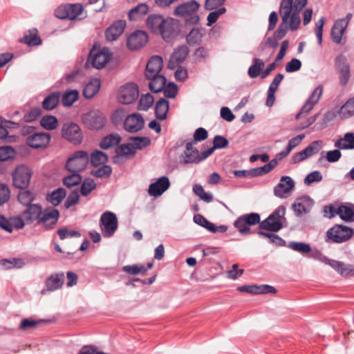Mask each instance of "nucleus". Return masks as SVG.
<instances>
[{
  "label": "nucleus",
  "mask_w": 354,
  "mask_h": 354,
  "mask_svg": "<svg viewBox=\"0 0 354 354\" xmlns=\"http://www.w3.org/2000/svg\"><path fill=\"white\" fill-rule=\"evenodd\" d=\"M200 4L195 0H191L179 4L174 10L175 16L185 19L186 24L195 25L199 21L198 10Z\"/></svg>",
  "instance_id": "nucleus-1"
},
{
  "label": "nucleus",
  "mask_w": 354,
  "mask_h": 354,
  "mask_svg": "<svg viewBox=\"0 0 354 354\" xmlns=\"http://www.w3.org/2000/svg\"><path fill=\"white\" fill-rule=\"evenodd\" d=\"M354 236V228L343 224H335L326 232V242L343 243Z\"/></svg>",
  "instance_id": "nucleus-2"
},
{
  "label": "nucleus",
  "mask_w": 354,
  "mask_h": 354,
  "mask_svg": "<svg viewBox=\"0 0 354 354\" xmlns=\"http://www.w3.org/2000/svg\"><path fill=\"white\" fill-rule=\"evenodd\" d=\"M259 223L261 230H266V220L261 221L260 215L258 213H250L239 216L234 222V227L242 234L250 232V226Z\"/></svg>",
  "instance_id": "nucleus-3"
},
{
  "label": "nucleus",
  "mask_w": 354,
  "mask_h": 354,
  "mask_svg": "<svg viewBox=\"0 0 354 354\" xmlns=\"http://www.w3.org/2000/svg\"><path fill=\"white\" fill-rule=\"evenodd\" d=\"M89 161L88 153L84 151H77L69 158L66 168L71 172L79 173L84 170Z\"/></svg>",
  "instance_id": "nucleus-4"
},
{
  "label": "nucleus",
  "mask_w": 354,
  "mask_h": 354,
  "mask_svg": "<svg viewBox=\"0 0 354 354\" xmlns=\"http://www.w3.org/2000/svg\"><path fill=\"white\" fill-rule=\"evenodd\" d=\"M83 6L80 3L63 4L55 10V16L61 19L74 20L82 14Z\"/></svg>",
  "instance_id": "nucleus-5"
},
{
  "label": "nucleus",
  "mask_w": 354,
  "mask_h": 354,
  "mask_svg": "<svg viewBox=\"0 0 354 354\" xmlns=\"http://www.w3.org/2000/svg\"><path fill=\"white\" fill-rule=\"evenodd\" d=\"M100 228L104 237L111 236L118 229V218L111 212L103 213L100 221Z\"/></svg>",
  "instance_id": "nucleus-6"
},
{
  "label": "nucleus",
  "mask_w": 354,
  "mask_h": 354,
  "mask_svg": "<svg viewBox=\"0 0 354 354\" xmlns=\"http://www.w3.org/2000/svg\"><path fill=\"white\" fill-rule=\"evenodd\" d=\"M32 171L30 168L24 165L16 167L12 173V180L15 187L19 189H25L30 183Z\"/></svg>",
  "instance_id": "nucleus-7"
},
{
  "label": "nucleus",
  "mask_w": 354,
  "mask_h": 354,
  "mask_svg": "<svg viewBox=\"0 0 354 354\" xmlns=\"http://www.w3.org/2000/svg\"><path fill=\"white\" fill-rule=\"evenodd\" d=\"M63 138L68 142L79 145L83 140V133L78 124L73 122L65 123L62 129Z\"/></svg>",
  "instance_id": "nucleus-8"
},
{
  "label": "nucleus",
  "mask_w": 354,
  "mask_h": 354,
  "mask_svg": "<svg viewBox=\"0 0 354 354\" xmlns=\"http://www.w3.org/2000/svg\"><path fill=\"white\" fill-rule=\"evenodd\" d=\"M139 95L138 88L136 84L128 83L121 86L118 91V101L124 104H129L135 102Z\"/></svg>",
  "instance_id": "nucleus-9"
},
{
  "label": "nucleus",
  "mask_w": 354,
  "mask_h": 354,
  "mask_svg": "<svg viewBox=\"0 0 354 354\" xmlns=\"http://www.w3.org/2000/svg\"><path fill=\"white\" fill-rule=\"evenodd\" d=\"M59 212L56 209L46 208L42 211L37 225H41L45 230L53 229L57 224Z\"/></svg>",
  "instance_id": "nucleus-10"
},
{
  "label": "nucleus",
  "mask_w": 354,
  "mask_h": 354,
  "mask_svg": "<svg viewBox=\"0 0 354 354\" xmlns=\"http://www.w3.org/2000/svg\"><path fill=\"white\" fill-rule=\"evenodd\" d=\"M286 207L279 206L274 212L267 217V231L278 232L282 227V219H284Z\"/></svg>",
  "instance_id": "nucleus-11"
},
{
  "label": "nucleus",
  "mask_w": 354,
  "mask_h": 354,
  "mask_svg": "<svg viewBox=\"0 0 354 354\" xmlns=\"http://www.w3.org/2000/svg\"><path fill=\"white\" fill-rule=\"evenodd\" d=\"M295 186V183L290 176H282L274 188V195L281 198H286L290 195Z\"/></svg>",
  "instance_id": "nucleus-12"
},
{
  "label": "nucleus",
  "mask_w": 354,
  "mask_h": 354,
  "mask_svg": "<svg viewBox=\"0 0 354 354\" xmlns=\"http://www.w3.org/2000/svg\"><path fill=\"white\" fill-rule=\"evenodd\" d=\"M84 124L91 129H100L106 123V118L98 111H92L83 117Z\"/></svg>",
  "instance_id": "nucleus-13"
},
{
  "label": "nucleus",
  "mask_w": 354,
  "mask_h": 354,
  "mask_svg": "<svg viewBox=\"0 0 354 354\" xmlns=\"http://www.w3.org/2000/svg\"><path fill=\"white\" fill-rule=\"evenodd\" d=\"M145 125L142 116L139 113L128 115L124 120V129L129 133H137L142 130Z\"/></svg>",
  "instance_id": "nucleus-14"
},
{
  "label": "nucleus",
  "mask_w": 354,
  "mask_h": 354,
  "mask_svg": "<svg viewBox=\"0 0 354 354\" xmlns=\"http://www.w3.org/2000/svg\"><path fill=\"white\" fill-rule=\"evenodd\" d=\"M177 21L168 17L165 19L158 33L165 41L170 42L177 35Z\"/></svg>",
  "instance_id": "nucleus-15"
},
{
  "label": "nucleus",
  "mask_w": 354,
  "mask_h": 354,
  "mask_svg": "<svg viewBox=\"0 0 354 354\" xmlns=\"http://www.w3.org/2000/svg\"><path fill=\"white\" fill-rule=\"evenodd\" d=\"M322 93L323 88L322 86H319L315 88L306 103L301 107L300 111L296 115V119H299L303 115H307L319 102L321 96L322 95Z\"/></svg>",
  "instance_id": "nucleus-16"
},
{
  "label": "nucleus",
  "mask_w": 354,
  "mask_h": 354,
  "mask_svg": "<svg viewBox=\"0 0 354 354\" xmlns=\"http://www.w3.org/2000/svg\"><path fill=\"white\" fill-rule=\"evenodd\" d=\"M111 55L109 49L105 48L99 51L92 50L90 53L88 60L91 62L93 67L101 68L110 60Z\"/></svg>",
  "instance_id": "nucleus-17"
},
{
  "label": "nucleus",
  "mask_w": 354,
  "mask_h": 354,
  "mask_svg": "<svg viewBox=\"0 0 354 354\" xmlns=\"http://www.w3.org/2000/svg\"><path fill=\"white\" fill-rule=\"evenodd\" d=\"M193 142H189L186 144L185 150L183 153L184 162L185 163H199L202 160L206 159L207 157H205V151L201 153L197 149L194 148Z\"/></svg>",
  "instance_id": "nucleus-18"
},
{
  "label": "nucleus",
  "mask_w": 354,
  "mask_h": 354,
  "mask_svg": "<svg viewBox=\"0 0 354 354\" xmlns=\"http://www.w3.org/2000/svg\"><path fill=\"white\" fill-rule=\"evenodd\" d=\"M50 135L48 133H35L28 136L26 142L29 147L34 149L46 147L50 142Z\"/></svg>",
  "instance_id": "nucleus-19"
},
{
  "label": "nucleus",
  "mask_w": 354,
  "mask_h": 354,
  "mask_svg": "<svg viewBox=\"0 0 354 354\" xmlns=\"http://www.w3.org/2000/svg\"><path fill=\"white\" fill-rule=\"evenodd\" d=\"M65 276L64 272L54 273L49 276L45 282L46 289L41 290V294L44 295L48 291H55L59 289L64 284Z\"/></svg>",
  "instance_id": "nucleus-20"
},
{
  "label": "nucleus",
  "mask_w": 354,
  "mask_h": 354,
  "mask_svg": "<svg viewBox=\"0 0 354 354\" xmlns=\"http://www.w3.org/2000/svg\"><path fill=\"white\" fill-rule=\"evenodd\" d=\"M189 54V48L186 45L179 46L172 53L168 62V68L174 69L182 64Z\"/></svg>",
  "instance_id": "nucleus-21"
},
{
  "label": "nucleus",
  "mask_w": 354,
  "mask_h": 354,
  "mask_svg": "<svg viewBox=\"0 0 354 354\" xmlns=\"http://www.w3.org/2000/svg\"><path fill=\"white\" fill-rule=\"evenodd\" d=\"M148 41V35L142 30H137L132 33L127 39L129 49L137 50L143 47Z\"/></svg>",
  "instance_id": "nucleus-22"
},
{
  "label": "nucleus",
  "mask_w": 354,
  "mask_h": 354,
  "mask_svg": "<svg viewBox=\"0 0 354 354\" xmlns=\"http://www.w3.org/2000/svg\"><path fill=\"white\" fill-rule=\"evenodd\" d=\"M307 0H295L292 1V10L290 14V25L292 26V31H295L298 29L301 19L299 17V12L306 6Z\"/></svg>",
  "instance_id": "nucleus-23"
},
{
  "label": "nucleus",
  "mask_w": 354,
  "mask_h": 354,
  "mask_svg": "<svg viewBox=\"0 0 354 354\" xmlns=\"http://www.w3.org/2000/svg\"><path fill=\"white\" fill-rule=\"evenodd\" d=\"M170 186L169 180L167 176H162L155 183H151L149 187V194L151 196L162 195Z\"/></svg>",
  "instance_id": "nucleus-24"
},
{
  "label": "nucleus",
  "mask_w": 354,
  "mask_h": 354,
  "mask_svg": "<svg viewBox=\"0 0 354 354\" xmlns=\"http://www.w3.org/2000/svg\"><path fill=\"white\" fill-rule=\"evenodd\" d=\"M42 211L40 205L32 204L26 207V209L22 212V216L28 224L32 223L35 221L37 223Z\"/></svg>",
  "instance_id": "nucleus-25"
},
{
  "label": "nucleus",
  "mask_w": 354,
  "mask_h": 354,
  "mask_svg": "<svg viewBox=\"0 0 354 354\" xmlns=\"http://www.w3.org/2000/svg\"><path fill=\"white\" fill-rule=\"evenodd\" d=\"M25 223L24 218L19 216L12 217L7 220L0 215V227L9 232H12L13 229L23 228Z\"/></svg>",
  "instance_id": "nucleus-26"
},
{
  "label": "nucleus",
  "mask_w": 354,
  "mask_h": 354,
  "mask_svg": "<svg viewBox=\"0 0 354 354\" xmlns=\"http://www.w3.org/2000/svg\"><path fill=\"white\" fill-rule=\"evenodd\" d=\"M162 68V59L158 55H154L149 60L145 71L147 78H151L156 75H159Z\"/></svg>",
  "instance_id": "nucleus-27"
},
{
  "label": "nucleus",
  "mask_w": 354,
  "mask_h": 354,
  "mask_svg": "<svg viewBox=\"0 0 354 354\" xmlns=\"http://www.w3.org/2000/svg\"><path fill=\"white\" fill-rule=\"evenodd\" d=\"M126 26L124 20H118L110 26L106 30L105 35L108 41H112L116 40L123 32Z\"/></svg>",
  "instance_id": "nucleus-28"
},
{
  "label": "nucleus",
  "mask_w": 354,
  "mask_h": 354,
  "mask_svg": "<svg viewBox=\"0 0 354 354\" xmlns=\"http://www.w3.org/2000/svg\"><path fill=\"white\" fill-rule=\"evenodd\" d=\"M346 29V22L344 20H336L331 29L330 37L332 41L337 44L342 42L343 35Z\"/></svg>",
  "instance_id": "nucleus-29"
},
{
  "label": "nucleus",
  "mask_w": 354,
  "mask_h": 354,
  "mask_svg": "<svg viewBox=\"0 0 354 354\" xmlns=\"http://www.w3.org/2000/svg\"><path fill=\"white\" fill-rule=\"evenodd\" d=\"M337 216L345 222H354V205L350 203L337 205Z\"/></svg>",
  "instance_id": "nucleus-30"
},
{
  "label": "nucleus",
  "mask_w": 354,
  "mask_h": 354,
  "mask_svg": "<svg viewBox=\"0 0 354 354\" xmlns=\"http://www.w3.org/2000/svg\"><path fill=\"white\" fill-rule=\"evenodd\" d=\"M101 83L99 79L94 78L91 80L83 89V95L86 98H92L99 91Z\"/></svg>",
  "instance_id": "nucleus-31"
},
{
  "label": "nucleus",
  "mask_w": 354,
  "mask_h": 354,
  "mask_svg": "<svg viewBox=\"0 0 354 354\" xmlns=\"http://www.w3.org/2000/svg\"><path fill=\"white\" fill-rule=\"evenodd\" d=\"M147 79L150 80L149 88L154 93L162 91L166 85L167 80L165 77L160 74L156 75L154 77H151V78Z\"/></svg>",
  "instance_id": "nucleus-32"
},
{
  "label": "nucleus",
  "mask_w": 354,
  "mask_h": 354,
  "mask_svg": "<svg viewBox=\"0 0 354 354\" xmlns=\"http://www.w3.org/2000/svg\"><path fill=\"white\" fill-rule=\"evenodd\" d=\"M335 147L339 149H354V133H346L344 138L338 139Z\"/></svg>",
  "instance_id": "nucleus-33"
},
{
  "label": "nucleus",
  "mask_w": 354,
  "mask_h": 354,
  "mask_svg": "<svg viewBox=\"0 0 354 354\" xmlns=\"http://www.w3.org/2000/svg\"><path fill=\"white\" fill-rule=\"evenodd\" d=\"M165 18L160 15H151L147 20V27L153 32H158L165 21Z\"/></svg>",
  "instance_id": "nucleus-34"
},
{
  "label": "nucleus",
  "mask_w": 354,
  "mask_h": 354,
  "mask_svg": "<svg viewBox=\"0 0 354 354\" xmlns=\"http://www.w3.org/2000/svg\"><path fill=\"white\" fill-rule=\"evenodd\" d=\"M169 110V102L163 98L160 99L155 106V113L156 118L160 120H163L167 118Z\"/></svg>",
  "instance_id": "nucleus-35"
},
{
  "label": "nucleus",
  "mask_w": 354,
  "mask_h": 354,
  "mask_svg": "<svg viewBox=\"0 0 354 354\" xmlns=\"http://www.w3.org/2000/svg\"><path fill=\"white\" fill-rule=\"evenodd\" d=\"M333 269L342 277L354 275V266L344 263L342 261L336 260Z\"/></svg>",
  "instance_id": "nucleus-36"
},
{
  "label": "nucleus",
  "mask_w": 354,
  "mask_h": 354,
  "mask_svg": "<svg viewBox=\"0 0 354 354\" xmlns=\"http://www.w3.org/2000/svg\"><path fill=\"white\" fill-rule=\"evenodd\" d=\"M229 142L227 138L217 135L214 138L213 147L205 150V157H209L216 149H223L227 147Z\"/></svg>",
  "instance_id": "nucleus-37"
},
{
  "label": "nucleus",
  "mask_w": 354,
  "mask_h": 354,
  "mask_svg": "<svg viewBox=\"0 0 354 354\" xmlns=\"http://www.w3.org/2000/svg\"><path fill=\"white\" fill-rule=\"evenodd\" d=\"M25 266L24 259L21 258L3 259L0 260V268L8 270L21 268Z\"/></svg>",
  "instance_id": "nucleus-38"
},
{
  "label": "nucleus",
  "mask_w": 354,
  "mask_h": 354,
  "mask_svg": "<svg viewBox=\"0 0 354 354\" xmlns=\"http://www.w3.org/2000/svg\"><path fill=\"white\" fill-rule=\"evenodd\" d=\"M66 192L64 188H58L48 194L46 200L54 206L58 205L66 197Z\"/></svg>",
  "instance_id": "nucleus-39"
},
{
  "label": "nucleus",
  "mask_w": 354,
  "mask_h": 354,
  "mask_svg": "<svg viewBox=\"0 0 354 354\" xmlns=\"http://www.w3.org/2000/svg\"><path fill=\"white\" fill-rule=\"evenodd\" d=\"M60 97L59 92H54L48 95L43 101L42 106L46 110H53L59 103Z\"/></svg>",
  "instance_id": "nucleus-40"
},
{
  "label": "nucleus",
  "mask_w": 354,
  "mask_h": 354,
  "mask_svg": "<svg viewBox=\"0 0 354 354\" xmlns=\"http://www.w3.org/2000/svg\"><path fill=\"white\" fill-rule=\"evenodd\" d=\"M20 41L28 44V46H36L41 44V41L40 37L37 35L36 29H32L28 31V33L25 35Z\"/></svg>",
  "instance_id": "nucleus-41"
},
{
  "label": "nucleus",
  "mask_w": 354,
  "mask_h": 354,
  "mask_svg": "<svg viewBox=\"0 0 354 354\" xmlns=\"http://www.w3.org/2000/svg\"><path fill=\"white\" fill-rule=\"evenodd\" d=\"M115 153L117 158L120 156L130 158L135 156L136 150L131 143L122 144L116 149Z\"/></svg>",
  "instance_id": "nucleus-42"
},
{
  "label": "nucleus",
  "mask_w": 354,
  "mask_h": 354,
  "mask_svg": "<svg viewBox=\"0 0 354 354\" xmlns=\"http://www.w3.org/2000/svg\"><path fill=\"white\" fill-rule=\"evenodd\" d=\"M120 141L121 137L118 134H110L102 140L100 146L104 149H107L118 145Z\"/></svg>",
  "instance_id": "nucleus-43"
},
{
  "label": "nucleus",
  "mask_w": 354,
  "mask_h": 354,
  "mask_svg": "<svg viewBox=\"0 0 354 354\" xmlns=\"http://www.w3.org/2000/svg\"><path fill=\"white\" fill-rule=\"evenodd\" d=\"M300 200L301 201V202L295 203L292 205V208L297 216H301L308 212L304 203H309L310 205L313 203V201L308 196H304L301 198Z\"/></svg>",
  "instance_id": "nucleus-44"
},
{
  "label": "nucleus",
  "mask_w": 354,
  "mask_h": 354,
  "mask_svg": "<svg viewBox=\"0 0 354 354\" xmlns=\"http://www.w3.org/2000/svg\"><path fill=\"white\" fill-rule=\"evenodd\" d=\"M194 221L196 224L206 228L211 232H216L218 231V228L215 225L210 221H209L206 218H205L201 214H196L194 216Z\"/></svg>",
  "instance_id": "nucleus-45"
},
{
  "label": "nucleus",
  "mask_w": 354,
  "mask_h": 354,
  "mask_svg": "<svg viewBox=\"0 0 354 354\" xmlns=\"http://www.w3.org/2000/svg\"><path fill=\"white\" fill-rule=\"evenodd\" d=\"M149 11V6L146 3H140L132 8L129 12V17L131 20H134L142 15H146Z\"/></svg>",
  "instance_id": "nucleus-46"
},
{
  "label": "nucleus",
  "mask_w": 354,
  "mask_h": 354,
  "mask_svg": "<svg viewBox=\"0 0 354 354\" xmlns=\"http://www.w3.org/2000/svg\"><path fill=\"white\" fill-rule=\"evenodd\" d=\"M203 35L200 29L193 28L187 35V42L190 46L199 44L202 41Z\"/></svg>",
  "instance_id": "nucleus-47"
},
{
  "label": "nucleus",
  "mask_w": 354,
  "mask_h": 354,
  "mask_svg": "<svg viewBox=\"0 0 354 354\" xmlns=\"http://www.w3.org/2000/svg\"><path fill=\"white\" fill-rule=\"evenodd\" d=\"M340 114L344 118L354 115V97L348 99L340 109Z\"/></svg>",
  "instance_id": "nucleus-48"
},
{
  "label": "nucleus",
  "mask_w": 354,
  "mask_h": 354,
  "mask_svg": "<svg viewBox=\"0 0 354 354\" xmlns=\"http://www.w3.org/2000/svg\"><path fill=\"white\" fill-rule=\"evenodd\" d=\"M79 97V93L77 90H71L65 92L62 98V102L64 106H71Z\"/></svg>",
  "instance_id": "nucleus-49"
},
{
  "label": "nucleus",
  "mask_w": 354,
  "mask_h": 354,
  "mask_svg": "<svg viewBox=\"0 0 354 354\" xmlns=\"http://www.w3.org/2000/svg\"><path fill=\"white\" fill-rule=\"evenodd\" d=\"M35 194L29 190H22L18 194V201L21 204L28 207L32 205V202L35 200Z\"/></svg>",
  "instance_id": "nucleus-50"
},
{
  "label": "nucleus",
  "mask_w": 354,
  "mask_h": 354,
  "mask_svg": "<svg viewBox=\"0 0 354 354\" xmlns=\"http://www.w3.org/2000/svg\"><path fill=\"white\" fill-rule=\"evenodd\" d=\"M239 292H248L252 295L266 293V285L261 286H242L237 288Z\"/></svg>",
  "instance_id": "nucleus-51"
},
{
  "label": "nucleus",
  "mask_w": 354,
  "mask_h": 354,
  "mask_svg": "<svg viewBox=\"0 0 354 354\" xmlns=\"http://www.w3.org/2000/svg\"><path fill=\"white\" fill-rule=\"evenodd\" d=\"M107 160V155L102 151H95L91 155V162L94 166L105 164Z\"/></svg>",
  "instance_id": "nucleus-52"
},
{
  "label": "nucleus",
  "mask_w": 354,
  "mask_h": 354,
  "mask_svg": "<svg viewBox=\"0 0 354 354\" xmlns=\"http://www.w3.org/2000/svg\"><path fill=\"white\" fill-rule=\"evenodd\" d=\"M288 247L301 254H307L311 251L310 245L304 242L292 241L289 243Z\"/></svg>",
  "instance_id": "nucleus-53"
},
{
  "label": "nucleus",
  "mask_w": 354,
  "mask_h": 354,
  "mask_svg": "<svg viewBox=\"0 0 354 354\" xmlns=\"http://www.w3.org/2000/svg\"><path fill=\"white\" fill-rule=\"evenodd\" d=\"M40 124L47 130H53L57 126V119L53 115H46L41 118Z\"/></svg>",
  "instance_id": "nucleus-54"
},
{
  "label": "nucleus",
  "mask_w": 354,
  "mask_h": 354,
  "mask_svg": "<svg viewBox=\"0 0 354 354\" xmlns=\"http://www.w3.org/2000/svg\"><path fill=\"white\" fill-rule=\"evenodd\" d=\"M153 104V97L151 94L147 93L141 96L138 104V109L142 111H147Z\"/></svg>",
  "instance_id": "nucleus-55"
},
{
  "label": "nucleus",
  "mask_w": 354,
  "mask_h": 354,
  "mask_svg": "<svg viewBox=\"0 0 354 354\" xmlns=\"http://www.w3.org/2000/svg\"><path fill=\"white\" fill-rule=\"evenodd\" d=\"M127 115V111L124 108H119L112 114L111 120L115 125L121 124L122 122L124 124V120Z\"/></svg>",
  "instance_id": "nucleus-56"
},
{
  "label": "nucleus",
  "mask_w": 354,
  "mask_h": 354,
  "mask_svg": "<svg viewBox=\"0 0 354 354\" xmlns=\"http://www.w3.org/2000/svg\"><path fill=\"white\" fill-rule=\"evenodd\" d=\"M71 175L64 178L63 183L67 187L77 185L82 181V177L78 173L71 172Z\"/></svg>",
  "instance_id": "nucleus-57"
},
{
  "label": "nucleus",
  "mask_w": 354,
  "mask_h": 354,
  "mask_svg": "<svg viewBox=\"0 0 354 354\" xmlns=\"http://www.w3.org/2000/svg\"><path fill=\"white\" fill-rule=\"evenodd\" d=\"M131 140L133 141L131 144L134 149H142L151 143V140L147 137H132Z\"/></svg>",
  "instance_id": "nucleus-58"
},
{
  "label": "nucleus",
  "mask_w": 354,
  "mask_h": 354,
  "mask_svg": "<svg viewBox=\"0 0 354 354\" xmlns=\"http://www.w3.org/2000/svg\"><path fill=\"white\" fill-rule=\"evenodd\" d=\"M214 11H212L209 12V14L207 16V25L208 26H211L213 24H214L218 19V17L225 13L226 8L224 7H220L218 8H216V10H213Z\"/></svg>",
  "instance_id": "nucleus-59"
},
{
  "label": "nucleus",
  "mask_w": 354,
  "mask_h": 354,
  "mask_svg": "<svg viewBox=\"0 0 354 354\" xmlns=\"http://www.w3.org/2000/svg\"><path fill=\"white\" fill-rule=\"evenodd\" d=\"M44 319H38V320H34L31 319H24L20 325H19V329L23 330H26L30 328H35L36 326H37L39 324L44 322Z\"/></svg>",
  "instance_id": "nucleus-60"
},
{
  "label": "nucleus",
  "mask_w": 354,
  "mask_h": 354,
  "mask_svg": "<svg viewBox=\"0 0 354 354\" xmlns=\"http://www.w3.org/2000/svg\"><path fill=\"white\" fill-rule=\"evenodd\" d=\"M15 155V149L9 146L0 147V161H6L14 158Z\"/></svg>",
  "instance_id": "nucleus-61"
},
{
  "label": "nucleus",
  "mask_w": 354,
  "mask_h": 354,
  "mask_svg": "<svg viewBox=\"0 0 354 354\" xmlns=\"http://www.w3.org/2000/svg\"><path fill=\"white\" fill-rule=\"evenodd\" d=\"M122 270L130 274H145L147 270L142 265H132L123 266Z\"/></svg>",
  "instance_id": "nucleus-62"
},
{
  "label": "nucleus",
  "mask_w": 354,
  "mask_h": 354,
  "mask_svg": "<svg viewBox=\"0 0 354 354\" xmlns=\"http://www.w3.org/2000/svg\"><path fill=\"white\" fill-rule=\"evenodd\" d=\"M41 115V109L39 107H35L24 115L23 120L24 122H31L36 120Z\"/></svg>",
  "instance_id": "nucleus-63"
},
{
  "label": "nucleus",
  "mask_w": 354,
  "mask_h": 354,
  "mask_svg": "<svg viewBox=\"0 0 354 354\" xmlns=\"http://www.w3.org/2000/svg\"><path fill=\"white\" fill-rule=\"evenodd\" d=\"M322 146V142L321 140H315L312 142L307 147L304 149L306 151L308 156L310 157L314 154L317 153L321 149Z\"/></svg>",
  "instance_id": "nucleus-64"
}]
</instances>
